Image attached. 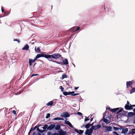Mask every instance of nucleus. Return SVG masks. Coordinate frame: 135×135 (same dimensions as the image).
Returning a JSON list of instances; mask_svg holds the SVG:
<instances>
[{
	"instance_id": "aec40b11",
	"label": "nucleus",
	"mask_w": 135,
	"mask_h": 135,
	"mask_svg": "<svg viewBox=\"0 0 135 135\" xmlns=\"http://www.w3.org/2000/svg\"><path fill=\"white\" fill-rule=\"evenodd\" d=\"M134 113L133 112H129L128 113V115L129 117H132L134 115Z\"/></svg>"
},
{
	"instance_id": "338daca9",
	"label": "nucleus",
	"mask_w": 135,
	"mask_h": 135,
	"mask_svg": "<svg viewBox=\"0 0 135 135\" xmlns=\"http://www.w3.org/2000/svg\"><path fill=\"white\" fill-rule=\"evenodd\" d=\"M107 109H109L110 110H110H111V109H111V108H110V107H109V108H107Z\"/></svg>"
},
{
	"instance_id": "f704fd0d",
	"label": "nucleus",
	"mask_w": 135,
	"mask_h": 135,
	"mask_svg": "<svg viewBox=\"0 0 135 135\" xmlns=\"http://www.w3.org/2000/svg\"><path fill=\"white\" fill-rule=\"evenodd\" d=\"M89 120V118H88L86 116H85V118L84 119V122H85L86 121H88Z\"/></svg>"
},
{
	"instance_id": "8fccbe9b",
	"label": "nucleus",
	"mask_w": 135,
	"mask_h": 135,
	"mask_svg": "<svg viewBox=\"0 0 135 135\" xmlns=\"http://www.w3.org/2000/svg\"><path fill=\"white\" fill-rule=\"evenodd\" d=\"M102 127H103V128H105V126H105V124L104 123H103L102 124Z\"/></svg>"
},
{
	"instance_id": "20e7f679",
	"label": "nucleus",
	"mask_w": 135,
	"mask_h": 135,
	"mask_svg": "<svg viewBox=\"0 0 135 135\" xmlns=\"http://www.w3.org/2000/svg\"><path fill=\"white\" fill-rule=\"evenodd\" d=\"M134 82L133 80L131 81H127L126 82L127 88H128L132 85Z\"/></svg>"
},
{
	"instance_id": "4c0bfd02",
	"label": "nucleus",
	"mask_w": 135,
	"mask_h": 135,
	"mask_svg": "<svg viewBox=\"0 0 135 135\" xmlns=\"http://www.w3.org/2000/svg\"><path fill=\"white\" fill-rule=\"evenodd\" d=\"M76 29H74L73 30V31L74 32L75 31H76L78 30H79L80 29V27H76Z\"/></svg>"
},
{
	"instance_id": "c03bdc74",
	"label": "nucleus",
	"mask_w": 135,
	"mask_h": 135,
	"mask_svg": "<svg viewBox=\"0 0 135 135\" xmlns=\"http://www.w3.org/2000/svg\"><path fill=\"white\" fill-rule=\"evenodd\" d=\"M79 94V93H75V94L73 93L72 94H71V95L73 96H75V95H78Z\"/></svg>"
},
{
	"instance_id": "f03ea898",
	"label": "nucleus",
	"mask_w": 135,
	"mask_h": 135,
	"mask_svg": "<svg viewBox=\"0 0 135 135\" xmlns=\"http://www.w3.org/2000/svg\"><path fill=\"white\" fill-rule=\"evenodd\" d=\"M61 56V55L59 53L54 54L51 55V59H52L53 60V59L56 60L57 59L59 58Z\"/></svg>"
},
{
	"instance_id": "5fc2aeb1",
	"label": "nucleus",
	"mask_w": 135,
	"mask_h": 135,
	"mask_svg": "<svg viewBox=\"0 0 135 135\" xmlns=\"http://www.w3.org/2000/svg\"><path fill=\"white\" fill-rule=\"evenodd\" d=\"M1 11L2 12H3L4 11V10L3 8V7H2V6L1 7Z\"/></svg>"
},
{
	"instance_id": "680f3d73",
	"label": "nucleus",
	"mask_w": 135,
	"mask_h": 135,
	"mask_svg": "<svg viewBox=\"0 0 135 135\" xmlns=\"http://www.w3.org/2000/svg\"><path fill=\"white\" fill-rule=\"evenodd\" d=\"M48 135H51V132H48Z\"/></svg>"
},
{
	"instance_id": "f3484780",
	"label": "nucleus",
	"mask_w": 135,
	"mask_h": 135,
	"mask_svg": "<svg viewBox=\"0 0 135 135\" xmlns=\"http://www.w3.org/2000/svg\"><path fill=\"white\" fill-rule=\"evenodd\" d=\"M105 116L104 115L103 117V118L101 120H103L104 122L108 123H109L108 122L109 121V120H108L107 119H106L105 118H104Z\"/></svg>"
},
{
	"instance_id": "72a5a7b5",
	"label": "nucleus",
	"mask_w": 135,
	"mask_h": 135,
	"mask_svg": "<svg viewBox=\"0 0 135 135\" xmlns=\"http://www.w3.org/2000/svg\"><path fill=\"white\" fill-rule=\"evenodd\" d=\"M69 125L70 127L71 128H73L74 129H74H75V128L74 127L73 125H72L70 123L68 125Z\"/></svg>"
},
{
	"instance_id": "9d476101",
	"label": "nucleus",
	"mask_w": 135,
	"mask_h": 135,
	"mask_svg": "<svg viewBox=\"0 0 135 135\" xmlns=\"http://www.w3.org/2000/svg\"><path fill=\"white\" fill-rule=\"evenodd\" d=\"M74 91H72V92H68L67 91H63V94L64 95L66 96L68 95H71V94H72L73 93H74Z\"/></svg>"
},
{
	"instance_id": "774afa93",
	"label": "nucleus",
	"mask_w": 135,
	"mask_h": 135,
	"mask_svg": "<svg viewBox=\"0 0 135 135\" xmlns=\"http://www.w3.org/2000/svg\"><path fill=\"white\" fill-rule=\"evenodd\" d=\"M133 111L135 113V108L133 109Z\"/></svg>"
},
{
	"instance_id": "9b49d317",
	"label": "nucleus",
	"mask_w": 135,
	"mask_h": 135,
	"mask_svg": "<svg viewBox=\"0 0 135 135\" xmlns=\"http://www.w3.org/2000/svg\"><path fill=\"white\" fill-rule=\"evenodd\" d=\"M74 131L77 133L80 134V135L82 134L84 132L83 130H79V131L76 129H74Z\"/></svg>"
},
{
	"instance_id": "423d86ee",
	"label": "nucleus",
	"mask_w": 135,
	"mask_h": 135,
	"mask_svg": "<svg viewBox=\"0 0 135 135\" xmlns=\"http://www.w3.org/2000/svg\"><path fill=\"white\" fill-rule=\"evenodd\" d=\"M105 130L106 132H110L112 131V127L110 126H105Z\"/></svg>"
},
{
	"instance_id": "a18cd8bd",
	"label": "nucleus",
	"mask_w": 135,
	"mask_h": 135,
	"mask_svg": "<svg viewBox=\"0 0 135 135\" xmlns=\"http://www.w3.org/2000/svg\"><path fill=\"white\" fill-rule=\"evenodd\" d=\"M38 75V74H33L31 76V78H32V77L33 76H37Z\"/></svg>"
},
{
	"instance_id": "5701e85b",
	"label": "nucleus",
	"mask_w": 135,
	"mask_h": 135,
	"mask_svg": "<svg viewBox=\"0 0 135 135\" xmlns=\"http://www.w3.org/2000/svg\"><path fill=\"white\" fill-rule=\"evenodd\" d=\"M60 128V126L59 124H57L56 125V126L55 127V129L56 130H59Z\"/></svg>"
},
{
	"instance_id": "6ab92c4d",
	"label": "nucleus",
	"mask_w": 135,
	"mask_h": 135,
	"mask_svg": "<svg viewBox=\"0 0 135 135\" xmlns=\"http://www.w3.org/2000/svg\"><path fill=\"white\" fill-rule=\"evenodd\" d=\"M128 131V128H126L124 129H123L122 131L121 132L122 133L126 134V133Z\"/></svg>"
},
{
	"instance_id": "b1692460",
	"label": "nucleus",
	"mask_w": 135,
	"mask_h": 135,
	"mask_svg": "<svg viewBox=\"0 0 135 135\" xmlns=\"http://www.w3.org/2000/svg\"><path fill=\"white\" fill-rule=\"evenodd\" d=\"M84 127L85 128L88 129V128H89L90 127H91L90 125V123H88L86 124L84 126Z\"/></svg>"
},
{
	"instance_id": "4be33fe9",
	"label": "nucleus",
	"mask_w": 135,
	"mask_h": 135,
	"mask_svg": "<svg viewBox=\"0 0 135 135\" xmlns=\"http://www.w3.org/2000/svg\"><path fill=\"white\" fill-rule=\"evenodd\" d=\"M64 119L63 118H60V117H56L55 118H54V119H52L53 120H64Z\"/></svg>"
},
{
	"instance_id": "7ed1b4c3",
	"label": "nucleus",
	"mask_w": 135,
	"mask_h": 135,
	"mask_svg": "<svg viewBox=\"0 0 135 135\" xmlns=\"http://www.w3.org/2000/svg\"><path fill=\"white\" fill-rule=\"evenodd\" d=\"M70 116V115L69 113L67 112H63L60 115V117L62 118H67L68 117H69Z\"/></svg>"
},
{
	"instance_id": "393cba45",
	"label": "nucleus",
	"mask_w": 135,
	"mask_h": 135,
	"mask_svg": "<svg viewBox=\"0 0 135 135\" xmlns=\"http://www.w3.org/2000/svg\"><path fill=\"white\" fill-rule=\"evenodd\" d=\"M67 77L68 76L66 74H64L62 75V77L60 79L61 80H63L65 78H67Z\"/></svg>"
},
{
	"instance_id": "4d7b16f0",
	"label": "nucleus",
	"mask_w": 135,
	"mask_h": 135,
	"mask_svg": "<svg viewBox=\"0 0 135 135\" xmlns=\"http://www.w3.org/2000/svg\"><path fill=\"white\" fill-rule=\"evenodd\" d=\"M118 128H119V129H120V130H123V129H124V128L122 127H120V128L118 127Z\"/></svg>"
},
{
	"instance_id": "e433bc0d",
	"label": "nucleus",
	"mask_w": 135,
	"mask_h": 135,
	"mask_svg": "<svg viewBox=\"0 0 135 135\" xmlns=\"http://www.w3.org/2000/svg\"><path fill=\"white\" fill-rule=\"evenodd\" d=\"M59 88L61 90V91L62 92L64 91V88L61 86H60Z\"/></svg>"
},
{
	"instance_id": "0eeeda50",
	"label": "nucleus",
	"mask_w": 135,
	"mask_h": 135,
	"mask_svg": "<svg viewBox=\"0 0 135 135\" xmlns=\"http://www.w3.org/2000/svg\"><path fill=\"white\" fill-rule=\"evenodd\" d=\"M66 132L65 131H63L61 129H60L59 131V133L60 135H65L66 134Z\"/></svg>"
},
{
	"instance_id": "473e14b6",
	"label": "nucleus",
	"mask_w": 135,
	"mask_h": 135,
	"mask_svg": "<svg viewBox=\"0 0 135 135\" xmlns=\"http://www.w3.org/2000/svg\"><path fill=\"white\" fill-rule=\"evenodd\" d=\"M127 112H128L127 111H123L122 113L123 115L124 116H126V114Z\"/></svg>"
},
{
	"instance_id": "0e129e2a",
	"label": "nucleus",
	"mask_w": 135,
	"mask_h": 135,
	"mask_svg": "<svg viewBox=\"0 0 135 135\" xmlns=\"http://www.w3.org/2000/svg\"><path fill=\"white\" fill-rule=\"evenodd\" d=\"M131 131H135V128L132 129Z\"/></svg>"
},
{
	"instance_id": "bb28decb",
	"label": "nucleus",
	"mask_w": 135,
	"mask_h": 135,
	"mask_svg": "<svg viewBox=\"0 0 135 135\" xmlns=\"http://www.w3.org/2000/svg\"><path fill=\"white\" fill-rule=\"evenodd\" d=\"M42 57V54H38L36 57V58L37 59L39 58L40 57Z\"/></svg>"
},
{
	"instance_id": "c85d7f7f",
	"label": "nucleus",
	"mask_w": 135,
	"mask_h": 135,
	"mask_svg": "<svg viewBox=\"0 0 135 135\" xmlns=\"http://www.w3.org/2000/svg\"><path fill=\"white\" fill-rule=\"evenodd\" d=\"M135 91V88H132V89H131L130 91V93L131 94L134 92Z\"/></svg>"
},
{
	"instance_id": "864d4df0",
	"label": "nucleus",
	"mask_w": 135,
	"mask_h": 135,
	"mask_svg": "<svg viewBox=\"0 0 135 135\" xmlns=\"http://www.w3.org/2000/svg\"><path fill=\"white\" fill-rule=\"evenodd\" d=\"M113 134H115L116 135H117L118 133L117 132H116L115 131H113Z\"/></svg>"
},
{
	"instance_id": "a878e982",
	"label": "nucleus",
	"mask_w": 135,
	"mask_h": 135,
	"mask_svg": "<svg viewBox=\"0 0 135 135\" xmlns=\"http://www.w3.org/2000/svg\"><path fill=\"white\" fill-rule=\"evenodd\" d=\"M122 115H123L122 113H119L117 115V118H119L121 117Z\"/></svg>"
},
{
	"instance_id": "a19ab883",
	"label": "nucleus",
	"mask_w": 135,
	"mask_h": 135,
	"mask_svg": "<svg viewBox=\"0 0 135 135\" xmlns=\"http://www.w3.org/2000/svg\"><path fill=\"white\" fill-rule=\"evenodd\" d=\"M55 125L54 124H51V130L55 128Z\"/></svg>"
},
{
	"instance_id": "412c9836",
	"label": "nucleus",
	"mask_w": 135,
	"mask_h": 135,
	"mask_svg": "<svg viewBox=\"0 0 135 135\" xmlns=\"http://www.w3.org/2000/svg\"><path fill=\"white\" fill-rule=\"evenodd\" d=\"M29 48V46L27 44H26L24 46L22 49L23 50H28V49Z\"/></svg>"
},
{
	"instance_id": "39448f33",
	"label": "nucleus",
	"mask_w": 135,
	"mask_h": 135,
	"mask_svg": "<svg viewBox=\"0 0 135 135\" xmlns=\"http://www.w3.org/2000/svg\"><path fill=\"white\" fill-rule=\"evenodd\" d=\"M124 108L125 109L127 110H130L133 109V108H131V105L126 104Z\"/></svg>"
},
{
	"instance_id": "3c124183",
	"label": "nucleus",
	"mask_w": 135,
	"mask_h": 135,
	"mask_svg": "<svg viewBox=\"0 0 135 135\" xmlns=\"http://www.w3.org/2000/svg\"><path fill=\"white\" fill-rule=\"evenodd\" d=\"M131 134H135V131H131Z\"/></svg>"
},
{
	"instance_id": "ea45409f",
	"label": "nucleus",
	"mask_w": 135,
	"mask_h": 135,
	"mask_svg": "<svg viewBox=\"0 0 135 135\" xmlns=\"http://www.w3.org/2000/svg\"><path fill=\"white\" fill-rule=\"evenodd\" d=\"M13 41H17L18 43L19 44L20 43V41L18 39H14V40H13Z\"/></svg>"
},
{
	"instance_id": "2f4dec72",
	"label": "nucleus",
	"mask_w": 135,
	"mask_h": 135,
	"mask_svg": "<svg viewBox=\"0 0 135 135\" xmlns=\"http://www.w3.org/2000/svg\"><path fill=\"white\" fill-rule=\"evenodd\" d=\"M37 130L39 132L41 133H43L44 132V130H41L39 129L38 128H37Z\"/></svg>"
},
{
	"instance_id": "ddd939ff",
	"label": "nucleus",
	"mask_w": 135,
	"mask_h": 135,
	"mask_svg": "<svg viewBox=\"0 0 135 135\" xmlns=\"http://www.w3.org/2000/svg\"><path fill=\"white\" fill-rule=\"evenodd\" d=\"M57 100L54 99L52 100H51V106L54 105L56 103Z\"/></svg>"
},
{
	"instance_id": "bf43d9fd",
	"label": "nucleus",
	"mask_w": 135,
	"mask_h": 135,
	"mask_svg": "<svg viewBox=\"0 0 135 135\" xmlns=\"http://www.w3.org/2000/svg\"><path fill=\"white\" fill-rule=\"evenodd\" d=\"M94 122H93V123H92L91 124H90V126H92H92H93V125L94 124Z\"/></svg>"
},
{
	"instance_id": "052dcab7",
	"label": "nucleus",
	"mask_w": 135,
	"mask_h": 135,
	"mask_svg": "<svg viewBox=\"0 0 135 135\" xmlns=\"http://www.w3.org/2000/svg\"><path fill=\"white\" fill-rule=\"evenodd\" d=\"M79 88V87H75V88L74 89L75 90H76Z\"/></svg>"
},
{
	"instance_id": "1a4fd4ad",
	"label": "nucleus",
	"mask_w": 135,
	"mask_h": 135,
	"mask_svg": "<svg viewBox=\"0 0 135 135\" xmlns=\"http://www.w3.org/2000/svg\"><path fill=\"white\" fill-rule=\"evenodd\" d=\"M92 127L93 128L94 130H95L100 128L101 127V126L100 125L98 124L96 126H93Z\"/></svg>"
},
{
	"instance_id": "c756f323",
	"label": "nucleus",
	"mask_w": 135,
	"mask_h": 135,
	"mask_svg": "<svg viewBox=\"0 0 135 135\" xmlns=\"http://www.w3.org/2000/svg\"><path fill=\"white\" fill-rule=\"evenodd\" d=\"M66 120H64L65 123L68 125L70 122L68 121H67L66 120L67 119V118H66Z\"/></svg>"
},
{
	"instance_id": "f257e3e1",
	"label": "nucleus",
	"mask_w": 135,
	"mask_h": 135,
	"mask_svg": "<svg viewBox=\"0 0 135 135\" xmlns=\"http://www.w3.org/2000/svg\"><path fill=\"white\" fill-rule=\"evenodd\" d=\"M51 61L55 62L62 65H65L66 66H67V65L69 64L68 60L66 59H63L62 60V62L56 61H55L53 60L52 59H51Z\"/></svg>"
},
{
	"instance_id": "09e8293b",
	"label": "nucleus",
	"mask_w": 135,
	"mask_h": 135,
	"mask_svg": "<svg viewBox=\"0 0 135 135\" xmlns=\"http://www.w3.org/2000/svg\"><path fill=\"white\" fill-rule=\"evenodd\" d=\"M12 113L15 114H16V112L15 110H13L12 112Z\"/></svg>"
},
{
	"instance_id": "58836bf2",
	"label": "nucleus",
	"mask_w": 135,
	"mask_h": 135,
	"mask_svg": "<svg viewBox=\"0 0 135 135\" xmlns=\"http://www.w3.org/2000/svg\"><path fill=\"white\" fill-rule=\"evenodd\" d=\"M114 130L115 131H117L119 130L118 127H113Z\"/></svg>"
},
{
	"instance_id": "69168bd1",
	"label": "nucleus",
	"mask_w": 135,
	"mask_h": 135,
	"mask_svg": "<svg viewBox=\"0 0 135 135\" xmlns=\"http://www.w3.org/2000/svg\"><path fill=\"white\" fill-rule=\"evenodd\" d=\"M133 122L135 124V119L133 120Z\"/></svg>"
},
{
	"instance_id": "37998d69",
	"label": "nucleus",
	"mask_w": 135,
	"mask_h": 135,
	"mask_svg": "<svg viewBox=\"0 0 135 135\" xmlns=\"http://www.w3.org/2000/svg\"><path fill=\"white\" fill-rule=\"evenodd\" d=\"M50 116V113H48L47 114V115L46 116V118H48Z\"/></svg>"
},
{
	"instance_id": "6e6d98bb",
	"label": "nucleus",
	"mask_w": 135,
	"mask_h": 135,
	"mask_svg": "<svg viewBox=\"0 0 135 135\" xmlns=\"http://www.w3.org/2000/svg\"><path fill=\"white\" fill-rule=\"evenodd\" d=\"M128 104V105H130V104H130L129 103V102L128 101H127V104Z\"/></svg>"
},
{
	"instance_id": "de8ad7c7",
	"label": "nucleus",
	"mask_w": 135,
	"mask_h": 135,
	"mask_svg": "<svg viewBox=\"0 0 135 135\" xmlns=\"http://www.w3.org/2000/svg\"><path fill=\"white\" fill-rule=\"evenodd\" d=\"M52 135H60V134L58 133H55L52 134Z\"/></svg>"
},
{
	"instance_id": "13d9d810",
	"label": "nucleus",
	"mask_w": 135,
	"mask_h": 135,
	"mask_svg": "<svg viewBox=\"0 0 135 135\" xmlns=\"http://www.w3.org/2000/svg\"><path fill=\"white\" fill-rule=\"evenodd\" d=\"M131 105V108H132L133 107H135V105H132L131 104H130Z\"/></svg>"
},
{
	"instance_id": "cd10ccee",
	"label": "nucleus",
	"mask_w": 135,
	"mask_h": 135,
	"mask_svg": "<svg viewBox=\"0 0 135 135\" xmlns=\"http://www.w3.org/2000/svg\"><path fill=\"white\" fill-rule=\"evenodd\" d=\"M37 127V126H35L33 128L32 127L31 128V129H30L29 132V134H30V133L31 132V131L32 130H35Z\"/></svg>"
},
{
	"instance_id": "603ef678",
	"label": "nucleus",
	"mask_w": 135,
	"mask_h": 135,
	"mask_svg": "<svg viewBox=\"0 0 135 135\" xmlns=\"http://www.w3.org/2000/svg\"><path fill=\"white\" fill-rule=\"evenodd\" d=\"M9 13L8 12L6 13V12H4V14L5 16H7L9 14Z\"/></svg>"
},
{
	"instance_id": "c9c22d12",
	"label": "nucleus",
	"mask_w": 135,
	"mask_h": 135,
	"mask_svg": "<svg viewBox=\"0 0 135 135\" xmlns=\"http://www.w3.org/2000/svg\"><path fill=\"white\" fill-rule=\"evenodd\" d=\"M91 133H89L87 132V131H85V134L86 135H92Z\"/></svg>"
},
{
	"instance_id": "6e6552de",
	"label": "nucleus",
	"mask_w": 135,
	"mask_h": 135,
	"mask_svg": "<svg viewBox=\"0 0 135 135\" xmlns=\"http://www.w3.org/2000/svg\"><path fill=\"white\" fill-rule=\"evenodd\" d=\"M42 128L44 131L45 130H46V129L47 130H51V125L48 126L47 125L45 124L44 127H42Z\"/></svg>"
},
{
	"instance_id": "2eb2a0df",
	"label": "nucleus",
	"mask_w": 135,
	"mask_h": 135,
	"mask_svg": "<svg viewBox=\"0 0 135 135\" xmlns=\"http://www.w3.org/2000/svg\"><path fill=\"white\" fill-rule=\"evenodd\" d=\"M42 57H44L47 58H51V55L45 54H42Z\"/></svg>"
},
{
	"instance_id": "79ce46f5",
	"label": "nucleus",
	"mask_w": 135,
	"mask_h": 135,
	"mask_svg": "<svg viewBox=\"0 0 135 135\" xmlns=\"http://www.w3.org/2000/svg\"><path fill=\"white\" fill-rule=\"evenodd\" d=\"M77 114L80 116H82L83 115V114L79 112H77Z\"/></svg>"
},
{
	"instance_id": "dca6fc26",
	"label": "nucleus",
	"mask_w": 135,
	"mask_h": 135,
	"mask_svg": "<svg viewBox=\"0 0 135 135\" xmlns=\"http://www.w3.org/2000/svg\"><path fill=\"white\" fill-rule=\"evenodd\" d=\"M35 50L36 52L37 53H39L41 51V49L39 47H37L36 46L35 47Z\"/></svg>"
},
{
	"instance_id": "7c9ffc66",
	"label": "nucleus",
	"mask_w": 135,
	"mask_h": 135,
	"mask_svg": "<svg viewBox=\"0 0 135 135\" xmlns=\"http://www.w3.org/2000/svg\"><path fill=\"white\" fill-rule=\"evenodd\" d=\"M123 108H121L117 112L116 114H118L120 112H121L123 110Z\"/></svg>"
},
{
	"instance_id": "49530a36",
	"label": "nucleus",
	"mask_w": 135,
	"mask_h": 135,
	"mask_svg": "<svg viewBox=\"0 0 135 135\" xmlns=\"http://www.w3.org/2000/svg\"><path fill=\"white\" fill-rule=\"evenodd\" d=\"M47 105L48 106L51 105V101L49 102L47 104Z\"/></svg>"
},
{
	"instance_id": "4468645a",
	"label": "nucleus",
	"mask_w": 135,
	"mask_h": 135,
	"mask_svg": "<svg viewBox=\"0 0 135 135\" xmlns=\"http://www.w3.org/2000/svg\"><path fill=\"white\" fill-rule=\"evenodd\" d=\"M93 130L94 129L92 127L90 129H87L85 131H87V132L92 133Z\"/></svg>"
},
{
	"instance_id": "a211bd4d",
	"label": "nucleus",
	"mask_w": 135,
	"mask_h": 135,
	"mask_svg": "<svg viewBox=\"0 0 135 135\" xmlns=\"http://www.w3.org/2000/svg\"><path fill=\"white\" fill-rule=\"evenodd\" d=\"M119 109V108H117L114 109H112L110 110V111L113 113H115V112H116V111L118 110Z\"/></svg>"
},
{
	"instance_id": "f8f14e48",
	"label": "nucleus",
	"mask_w": 135,
	"mask_h": 135,
	"mask_svg": "<svg viewBox=\"0 0 135 135\" xmlns=\"http://www.w3.org/2000/svg\"><path fill=\"white\" fill-rule=\"evenodd\" d=\"M37 59L35 57L34 59L33 60L32 59H30L29 60V65L30 66H31L32 65V62H34L35 61L37 60Z\"/></svg>"
},
{
	"instance_id": "e2e57ef3",
	"label": "nucleus",
	"mask_w": 135,
	"mask_h": 135,
	"mask_svg": "<svg viewBox=\"0 0 135 135\" xmlns=\"http://www.w3.org/2000/svg\"><path fill=\"white\" fill-rule=\"evenodd\" d=\"M93 117H92V118H91V119L90 120V122H91L93 120Z\"/></svg>"
}]
</instances>
